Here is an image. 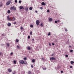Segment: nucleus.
<instances>
[{
    "label": "nucleus",
    "instance_id": "f257e3e1",
    "mask_svg": "<svg viewBox=\"0 0 74 74\" xmlns=\"http://www.w3.org/2000/svg\"><path fill=\"white\" fill-rule=\"evenodd\" d=\"M14 10V11H16V7H14V6H13L12 7H11L10 8V10Z\"/></svg>",
    "mask_w": 74,
    "mask_h": 74
},
{
    "label": "nucleus",
    "instance_id": "f03ea898",
    "mask_svg": "<svg viewBox=\"0 0 74 74\" xmlns=\"http://www.w3.org/2000/svg\"><path fill=\"white\" fill-rule=\"evenodd\" d=\"M11 0L9 1H8L6 3V5H9L11 3Z\"/></svg>",
    "mask_w": 74,
    "mask_h": 74
},
{
    "label": "nucleus",
    "instance_id": "7ed1b4c3",
    "mask_svg": "<svg viewBox=\"0 0 74 74\" xmlns=\"http://www.w3.org/2000/svg\"><path fill=\"white\" fill-rule=\"evenodd\" d=\"M15 18L14 17H11L10 18V21H15Z\"/></svg>",
    "mask_w": 74,
    "mask_h": 74
},
{
    "label": "nucleus",
    "instance_id": "20e7f679",
    "mask_svg": "<svg viewBox=\"0 0 74 74\" xmlns=\"http://www.w3.org/2000/svg\"><path fill=\"white\" fill-rule=\"evenodd\" d=\"M19 62L21 64H24V61L23 60H20Z\"/></svg>",
    "mask_w": 74,
    "mask_h": 74
},
{
    "label": "nucleus",
    "instance_id": "39448f33",
    "mask_svg": "<svg viewBox=\"0 0 74 74\" xmlns=\"http://www.w3.org/2000/svg\"><path fill=\"white\" fill-rule=\"evenodd\" d=\"M50 60H56V59L54 57H51L50 58Z\"/></svg>",
    "mask_w": 74,
    "mask_h": 74
},
{
    "label": "nucleus",
    "instance_id": "423d86ee",
    "mask_svg": "<svg viewBox=\"0 0 74 74\" xmlns=\"http://www.w3.org/2000/svg\"><path fill=\"white\" fill-rule=\"evenodd\" d=\"M39 23L40 22H39V20H37L36 21V25H39Z\"/></svg>",
    "mask_w": 74,
    "mask_h": 74
},
{
    "label": "nucleus",
    "instance_id": "0eeeda50",
    "mask_svg": "<svg viewBox=\"0 0 74 74\" xmlns=\"http://www.w3.org/2000/svg\"><path fill=\"white\" fill-rule=\"evenodd\" d=\"M8 71L9 73H11V72H12V70H11V69H8Z\"/></svg>",
    "mask_w": 74,
    "mask_h": 74
},
{
    "label": "nucleus",
    "instance_id": "6e6552de",
    "mask_svg": "<svg viewBox=\"0 0 74 74\" xmlns=\"http://www.w3.org/2000/svg\"><path fill=\"white\" fill-rule=\"evenodd\" d=\"M52 18H50L49 19V22H52Z\"/></svg>",
    "mask_w": 74,
    "mask_h": 74
},
{
    "label": "nucleus",
    "instance_id": "1a4fd4ad",
    "mask_svg": "<svg viewBox=\"0 0 74 74\" xmlns=\"http://www.w3.org/2000/svg\"><path fill=\"white\" fill-rule=\"evenodd\" d=\"M25 11L27 12L28 11V8L27 7H26L25 8Z\"/></svg>",
    "mask_w": 74,
    "mask_h": 74
},
{
    "label": "nucleus",
    "instance_id": "9d476101",
    "mask_svg": "<svg viewBox=\"0 0 74 74\" xmlns=\"http://www.w3.org/2000/svg\"><path fill=\"white\" fill-rule=\"evenodd\" d=\"M24 8H23V6H20V10H22V9H24Z\"/></svg>",
    "mask_w": 74,
    "mask_h": 74
},
{
    "label": "nucleus",
    "instance_id": "9b49d317",
    "mask_svg": "<svg viewBox=\"0 0 74 74\" xmlns=\"http://www.w3.org/2000/svg\"><path fill=\"white\" fill-rule=\"evenodd\" d=\"M41 4L42 5H46L45 3L44 2H42L41 3Z\"/></svg>",
    "mask_w": 74,
    "mask_h": 74
},
{
    "label": "nucleus",
    "instance_id": "f8f14e48",
    "mask_svg": "<svg viewBox=\"0 0 74 74\" xmlns=\"http://www.w3.org/2000/svg\"><path fill=\"white\" fill-rule=\"evenodd\" d=\"M11 25V24L10 23H9L8 24V26H10Z\"/></svg>",
    "mask_w": 74,
    "mask_h": 74
},
{
    "label": "nucleus",
    "instance_id": "ddd939ff",
    "mask_svg": "<svg viewBox=\"0 0 74 74\" xmlns=\"http://www.w3.org/2000/svg\"><path fill=\"white\" fill-rule=\"evenodd\" d=\"M7 19L8 21H11V18H10L9 16H8V17H7Z\"/></svg>",
    "mask_w": 74,
    "mask_h": 74
},
{
    "label": "nucleus",
    "instance_id": "4468645a",
    "mask_svg": "<svg viewBox=\"0 0 74 74\" xmlns=\"http://www.w3.org/2000/svg\"><path fill=\"white\" fill-rule=\"evenodd\" d=\"M27 49H28V50H30L31 49V48H30V47L29 46L28 47Z\"/></svg>",
    "mask_w": 74,
    "mask_h": 74
},
{
    "label": "nucleus",
    "instance_id": "2eb2a0df",
    "mask_svg": "<svg viewBox=\"0 0 74 74\" xmlns=\"http://www.w3.org/2000/svg\"><path fill=\"white\" fill-rule=\"evenodd\" d=\"M3 5V3H1L0 4V7H2Z\"/></svg>",
    "mask_w": 74,
    "mask_h": 74
},
{
    "label": "nucleus",
    "instance_id": "dca6fc26",
    "mask_svg": "<svg viewBox=\"0 0 74 74\" xmlns=\"http://www.w3.org/2000/svg\"><path fill=\"white\" fill-rule=\"evenodd\" d=\"M24 64H27V62L26 61H24Z\"/></svg>",
    "mask_w": 74,
    "mask_h": 74
},
{
    "label": "nucleus",
    "instance_id": "f3484780",
    "mask_svg": "<svg viewBox=\"0 0 74 74\" xmlns=\"http://www.w3.org/2000/svg\"><path fill=\"white\" fill-rule=\"evenodd\" d=\"M7 46L8 47L10 46V44L9 43H7L6 44Z\"/></svg>",
    "mask_w": 74,
    "mask_h": 74
},
{
    "label": "nucleus",
    "instance_id": "a211bd4d",
    "mask_svg": "<svg viewBox=\"0 0 74 74\" xmlns=\"http://www.w3.org/2000/svg\"><path fill=\"white\" fill-rule=\"evenodd\" d=\"M10 12H11V11H10V10H8L7 12V13L8 14H10Z\"/></svg>",
    "mask_w": 74,
    "mask_h": 74
},
{
    "label": "nucleus",
    "instance_id": "6ab92c4d",
    "mask_svg": "<svg viewBox=\"0 0 74 74\" xmlns=\"http://www.w3.org/2000/svg\"><path fill=\"white\" fill-rule=\"evenodd\" d=\"M13 62L14 64H16V60H14Z\"/></svg>",
    "mask_w": 74,
    "mask_h": 74
},
{
    "label": "nucleus",
    "instance_id": "aec40b11",
    "mask_svg": "<svg viewBox=\"0 0 74 74\" xmlns=\"http://www.w3.org/2000/svg\"><path fill=\"white\" fill-rule=\"evenodd\" d=\"M71 64H73V63H74V62L73 61H72L71 62Z\"/></svg>",
    "mask_w": 74,
    "mask_h": 74
},
{
    "label": "nucleus",
    "instance_id": "412c9836",
    "mask_svg": "<svg viewBox=\"0 0 74 74\" xmlns=\"http://www.w3.org/2000/svg\"><path fill=\"white\" fill-rule=\"evenodd\" d=\"M43 23H41L40 24V26H41V27H42L43 26Z\"/></svg>",
    "mask_w": 74,
    "mask_h": 74
},
{
    "label": "nucleus",
    "instance_id": "4be33fe9",
    "mask_svg": "<svg viewBox=\"0 0 74 74\" xmlns=\"http://www.w3.org/2000/svg\"><path fill=\"white\" fill-rule=\"evenodd\" d=\"M32 73V72H31V71H29L28 72V74H30Z\"/></svg>",
    "mask_w": 74,
    "mask_h": 74
},
{
    "label": "nucleus",
    "instance_id": "5701e85b",
    "mask_svg": "<svg viewBox=\"0 0 74 74\" xmlns=\"http://www.w3.org/2000/svg\"><path fill=\"white\" fill-rule=\"evenodd\" d=\"M32 9H33V8H32V7H30L29 8V10H32Z\"/></svg>",
    "mask_w": 74,
    "mask_h": 74
},
{
    "label": "nucleus",
    "instance_id": "b1692460",
    "mask_svg": "<svg viewBox=\"0 0 74 74\" xmlns=\"http://www.w3.org/2000/svg\"><path fill=\"white\" fill-rule=\"evenodd\" d=\"M48 36H51V32H49L48 34Z\"/></svg>",
    "mask_w": 74,
    "mask_h": 74
},
{
    "label": "nucleus",
    "instance_id": "393cba45",
    "mask_svg": "<svg viewBox=\"0 0 74 74\" xmlns=\"http://www.w3.org/2000/svg\"><path fill=\"white\" fill-rule=\"evenodd\" d=\"M32 62L33 63L34 62H35V60H34V59L32 60Z\"/></svg>",
    "mask_w": 74,
    "mask_h": 74
},
{
    "label": "nucleus",
    "instance_id": "a878e982",
    "mask_svg": "<svg viewBox=\"0 0 74 74\" xmlns=\"http://www.w3.org/2000/svg\"><path fill=\"white\" fill-rule=\"evenodd\" d=\"M16 41L17 42H19V40L17 39H16Z\"/></svg>",
    "mask_w": 74,
    "mask_h": 74
},
{
    "label": "nucleus",
    "instance_id": "bb28decb",
    "mask_svg": "<svg viewBox=\"0 0 74 74\" xmlns=\"http://www.w3.org/2000/svg\"><path fill=\"white\" fill-rule=\"evenodd\" d=\"M24 60H27V58H26L25 57L24 58Z\"/></svg>",
    "mask_w": 74,
    "mask_h": 74
},
{
    "label": "nucleus",
    "instance_id": "cd10ccee",
    "mask_svg": "<svg viewBox=\"0 0 74 74\" xmlns=\"http://www.w3.org/2000/svg\"><path fill=\"white\" fill-rule=\"evenodd\" d=\"M32 34H33V32H31L30 33V34L31 35H32Z\"/></svg>",
    "mask_w": 74,
    "mask_h": 74
},
{
    "label": "nucleus",
    "instance_id": "c85d7f7f",
    "mask_svg": "<svg viewBox=\"0 0 74 74\" xmlns=\"http://www.w3.org/2000/svg\"><path fill=\"white\" fill-rule=\"evenodd\" d=\"M17 48H18V49H19V48H20V47L19 46H17Z\"/></svg>",
    "mask_w": 74,
    "mask_h": 74
},
{
    "label": "nucleus",
    "instance_id": "c756f323",
    "mask_svg": "<svg viewBox=\"0 0 74 74\" xmlns=\"http://www.w3.org/2000/svg\"><path fill=\"white\" fill-rule=\"evenodd\" d=\"M30 27H33V25H30Z\"/></svg>",
    "mask_w": 74,
    "mask_h": 74
},
{
    "label": "nucleus",
    "instance_id": "7c9ffc66",
    "mask_svg": "<svg viewBox=\"0 0 74 74\" xmlns=\"http://www.w3.org/2000/svg\"><path fill=\"white\" fill-rule=\"evenodd\" d=\"M43 69L44 70H45L47 69L46 68H43Z\"/></svg>",
    "mask_w": 74,
    "mask_h": 74
},
{
    "label": "nucleus",
    "instance_id": "2f4dec72",
    "mask_svg": "<svg viewBox=\"0 0 74 74\" xmlns=\"http://www.w3.org/2000/svg\"><path fill=\"white\" fill-rule=\"evenodd\" d=\"M28 39H30V36H28Z\"/></svg>",
    "mask_w": 74,
    "mask_h": 74
},
{
    "label": "nucleus",
    "instance_id": "473e14b6",
    "mask_svg": "<svg viewBox=\"0 0 74 74\" xmlns=\"http://www.w3.org/2000/svg\"><path fill=\"white\" fill-rule=\"evenodd\" d=\"M40 8V10H42L43 9V8L41 7Z\"/></svg>",
    "mask_w": 74,
    "mask_h": 74
},
{
    "label": "nucleus",
    "instance_id": "72a5a7b5",
    "mask_svg": "<svg viewBox=\"0 0 74 74\" xmlns=\"http://www.w3.org/2000/svg\"><path fill=\"white\" fill-rule=\"evenodd\" d=\"M20 29L21 30L23 29V27H21Z\"/></svg>",
    "mask_w": 74,
    "mask_h": 74
},
{
    "label": "nucleus",
    "instance_id": "f704fd0d",
    "mask_svg": "<svg viewBox=\"0 0 74 74\" xmlns=\"http://www.w3.org/2000/svg\"><path fill=\"white\" fill-rule=\"evenodd\" d=\"M73 50H71L70 51V52H73Z\"/></svg>",
    "mask_w": 74,
    "mask_h": 74
},
{
    "label": "nucleus",
    "instance_id": "c9c22d12",
    "mask_svg": "<svg viewBox=\"0 0 74 74\" xmlns=\"http://www.w3.org/2000/svg\"><path fill=\"white\" fill-rule=\"evenodd\" d=\"M65 56H66V58H68V55H65Z\"/></svg>",
    "mask_w": 74,
    "mask_h": 74
},
{
    "label": "nucleus",
    "instance_id": "e433bc0d",
    "mask_svg": "<svg viewBox=\"0 0 74 74\" xmlns=\"http://www.w3.org/2000/svg\"><path fill=\"white\" fill-rule=\"evenodd\" d=\"M16 73V72H15V71H14L13 72V74H15Z\"/></svg>",
    "mask_w": 74,
    "mask_h": 74
},
{
    "label": "nucleus",
    "instance_id": "4c0bfd02",
    "mask_svg": "<svg viewBox=\"0 0 74 74\" xmlns=\"http://www.w3.org/2000/svg\"><path fill=\"white\" fill-rule=\"evenodd\" d=\"M15 3H17V2H18V1H17V0H16L15 1Z\"/></svg>",
    "mask_w": 74,
    "mask_h": 74
},
{
    "label": "nucleus",
    "instance_id": "58836bf2",
    "mask_svg": "<svg viewBox=\"0 0 74 74\" xmlns=\"http://www.w3.org/2000/svg\"><path fill=\"white\" fill-rule=\"evenodd\" d=\"M55 23H58V21H55Z\"/></svg>",
    "mask_w": 74,
    "mask_h": 74
},
{
    "label": "nucleus",
    "instance_id": "ea45409f",
    "mask_svg": "<svg viewBox=\"0 0 74 74\" xmlns=\"http://www.w3.org/2000/svg\"><path fill=\"white\" fill-rule=\"evenodd\" d=\"M11 55H13V52H12L11 54H10Z\"/></svg>",
    "mask_w": 74,
    "mask_h": 74
},
{
    "label": "nucleus",
    "instance_id": "a19ab883",
    "mask_svg": "<svg viewBox=\"0 0 74 74\" xmlns=\"http://www.w3.org/2000/svg\"><path fill=\"white\" fill-rule=\"evenodd\" d=\"M61 22V21L60 20H58V21H57L58 22Z\"/></svg>",
    "mask_w": 74,
    "mask_h": 74
},
{
    "label": "nucleus",
    "instance_id": "79ce46f5",
    "mask_svg": "<svg viewBox=\"0 0 74 74\" xmlns=\"http://www.w3.org/2000/svg\"><path fill=\"white\" fill-rule=\"evenodd\" d=\"M19 3H21V1H19Z\"/></svg>",
    "mask_w": 74,
    "mask_h": 74
},
{
    "label": "nucleus",
    "instance_id": "37998d69",
    "mask_svg": "<svg viewBox=\"0 0 74 74\" xmlns=\"http://www.w3.org/2000/svg\"><path fill=\"white\" fill-rule=\"evenodd\" d=\"M31 67H32V68H33V65H31Z\"/></svg>",
    "mask_w": 74,
    "mask_h": 74
},
{
    "label": "nucleus",
    "instance_id": "c03bdc74",
    "mask_svg": "<svg viewBox=\"0 0 74 74\" xmlns=\"http://www.w3.org/2000/svg\"><path fill=\"white\" fill-rule=\"evenodd\" d=\"M16 22H14V25H15V24H16Z\"/></svg>",
    "mask_w": 74,
    "mask_h": 74
},
{
    "label": "nucleus",
    "instance_id": "a18cd8bd",
    "mask_svg": "<svg viewBox=\"0 0 74 74\" xmlns=\"http://www.w3.org/2000/svg\"><path fill=\"white\" fill-rule=\"evenodd\" d=\"M47 12H49V10H47Z\"/></svg>",
    "mask_w": 74,
    "mask_h": 74
},
{
    "label": "nucleus",
    "instance_id": "49530a36",
    "mask_svg": "<svg viewBox=\"0 0 74 74\" xmlns=\"http://www.w3.org/2000/svg\"><path fill=\"white\" fill-rule=\"evenodd\" d=\"M72 66H70V68H71V69H72Z\"/></svg>",
    "mask_w": 74,
    "mask_h": 74
},
{
    "label": "nucleus",
    "instance_id": "de8ad7c7",
    "mask_svg": "<svg viewBox=\"0 0 74 74\" xmlns=\"http://www.w3.org/2000/svg\"><path fill=\"white\" fill-rule=\"evenodd\" d=\"M53 55H53V54H52L51 55V56H53Z\"/></svg>",
    "mask_w": 74,
    "mask_h": 74
},
{
    "label": "nucleus",
    "instance_id": "09e8293b",
    "mask_svg": "<svg viewBox=\"0 0 74 74\" xmlns=\"http://www.w3.org/2000/svg\"><path fill=\"white\" fill-rule=\"evenodd\" d=\"M61 73H63V71H61Z\"/></svg>",
    "mask_w": 74,
    "mask_h": 74
},
{
    "label": "nucleus",
    "instance_id": "8fccbe9b",
    "mask_svg": "<svg viewBox=\"0 0 74 74\" xmlns=\"http://www.w3.org/2000/svg\"><path fill=\"white\" fill-rule=\"evenodd\" d=\"M52 45H55V44H54V43H52Z\"/></svg>",
    "mask_w": 74,
    "mask_h": 74
},
{
    "label": "nucleus",
    "instance_id": "3c124183",
    "mask_svg": "<svg viewBox=\"0 0 74 74\" xmlns=\"http://www.w3.org/2000/svg\"><path fill=\"white\" fill-rule=\"evenodd\" d=\"M58 69H60V67L59 66V67H58Z\"/></svg>",
    "mask_w": 74,
    "mask_h": 74
},
{
    "label": "nucleus",
    "instance_id": "603ef678",
    "mask_svg": "<svg viewBox=\"0 0 74 74\" xmlns=\"http://www.w3.org/2000/svg\"><path fill=\"white\" fill-rule=\"evenodd\" d=\"M42 60H44V58H42Z\"/></svg>",
    "mask_w": 74,
    "mask_h": 74
},
{
    "label": "nucleus",
    "instance_id": "864d4df0",
    "mask_svg": "<svg viewBox=\"0 0 74 74\" xmlns=\"http://www.w3.org/2000/svg\"><path fill=\"white\" fill-rule=\"evenodd\" d=\"M49 45H50V46H51V43L49 44Z\"/></svg>",
    "mask_w": 74,
    "mask_h": 74
},
{
    "label": "nucleus",
    "instance_id": "5fc2aeb1",
    "mask_svg": "<svg viewBox=\"0 0 74 74\" xmlns=\"http://www.w3.org/2000/svg\"><path fill=\"white\" fill-rule=\"evenodd\" d=\"M2 36H4V34H2Z\"/></svg>",
    "mask_w": 74,
    "mask_h": 74
},
{
    "label": "nucleus",
    "instance_id": "6e6d98bb",
    "mask_svg": "<svg viewBox=\"0 0 74 74\" xmlns=\"http://www.w3.org/2000/svg\"><path fill=\"white\" fill-rule=\"evenodd\" d=\"M2 3H2L1 2H0V4H2Z\"/></svg>",
    "mask_w": 74,
    "mask_h": 74
},
{
    "label": "nucleus",
    "instance_id": "4d7b16f0",
    "mask_svg": "<svg viewBox=\"0 0 74 74\" xmlns=\"http://www.w3.org/2000/svg\"><path fill=\"white\" fill-rule=\"evenodd\" d=\"M35 12L36 13H37V11H35Z\"/></svg>",
    "mask_w": 74,
    "mask_h": 74
},
{
    "label": "nucleus",
    "instance_id": "13d9d810",
    "mask_svg": "<svg viewBox=\"0 0 74 74\" xmlns=\"http://www.w3.org/2000/svg\"><path fill=\"white\" fill-rule=\"evenodd\" d=\"M65 31L66 32H67V29H65Z\"/></svg>",
    "mask_w": 74,
    "mask_h": 74
},
{
    "label": "nucleus",
    "instance_id": "bf43d9fd",
    "mask_svg": "<svg viewBox=\"0 0 74 74\" xmlns=\"http://www.w3.org/2000/svg\"><path fill=\"white\" fill-rule=\"evenodd\" d=\"M32 40H33V41H34V39H32Z\"/></svg>",
    "mask_w": 74,
    "mask_h": 74
},
{
    "label": "nucleus",
    "instance_id": "052dcab7",
    "mask_svg": "<svg viewBox=\"0 0 74 74\" xmlns=\"http://www.w3.org/2000/svg\"><path fill=\"white\" fill-rule=\"evenodd\" d=\"M69 47H71V46H69Z\"/></svg>",
    "mask_w": 74,
    "mask_h": 74
},
{
    "label": "nucleus",
    "instance_id": "680f3d73",
    "mask_svg": "<svg viewBox=\"0 0 74 74\" xmlns=\"http://www.w3.org/2000/svg\"><path fill=\"white\" fill-rule=\"evenodd\" d=\"M1 55V53H0V55Z\"/></svg>",
    "mask_w": 74,
    "mask_h": 74
},
{
    "label": "nucleus",
    "instance_id": "e2e57ef3",
    "mask_svg": "<svg viewBox=\"0 0 74 74\" xmlns=\"http://www.w3.org/2000/svg\"><path fill=\"white\" fill-rule=\"evenodd\" d=\"M3 1H4V0H3Z\"/></svg>",
    "mask_w": 74,
    "mask_h": 74
}]
</instances>
